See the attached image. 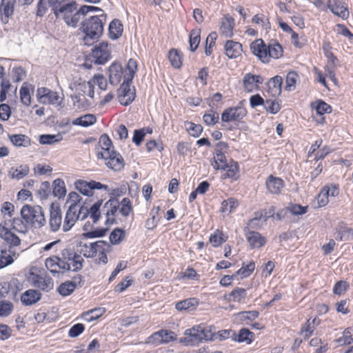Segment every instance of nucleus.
I'll use <instances>...</instances> for the list:
<instances>
[{
    "instance_id": "1",
    "label": "nucleus",
    "mask_w": 353,
    "mask_h": 353,
    "mask_svg": "<svg viewBox=\"0 0 353 353\" xmlns=\"http://www.w3.org/2000/svg\"><path fill=\"white\" fill-rule=\"evenodd\" d=\"M137 71V61L130 59L123 70L121 64L113 63L109 68V80L112 85H117L121 81L120 88H129Z\"/></svg>"
},
{
    "instance_id": "2",
    "label": "nucleus",
    "mask_w": 353,
    "mask_h": 353,
    "mask_svg": "<svg viewBox=\"0 0 353 353\" xmlns=\"http://www.w3.org/2000/svg\"><path fill=\"white\" fill-rule=\"evenodd\" d=\"M250 50L263 63H269L272 59L281 58L283 53V48L278 42L266 45L261 39L251 43Z\"/></svg>"
},
{
    "instance_id": "3",
    "label": "nucleus",
    "mask_w": 353,
    "mask_h": 353,
    "mask_svg": "<svg viewBox=\"0 0 353 353\" xmlns=\"http://www.w3.org/2000/svg\"><path fill=\"white\" fill-rule=\"evenodd\" d=\"M84 32L83 43L85 45H91L95 39H97L103 30L102 19L97 16H93L84 21L81 26Z\"/></svg>"
},
{
    "instance_id": "4",
    "label": "nucleus",
    "mask_w": 353,
    "mask_h": 353,
    "mask_svg": "<svg viewBox=\"0 0 353 353\" xmlns=\"http://www.w3.org/2000/svg\"><path fill=\"white\" fill-rule=\"evenodd\" d=\"M57 19H62L68 26L75 28L82 19L80 8L77 10L75 1L63 4L59 6L54 13Z\"/></svg>"
},
{
    "instance_id": "5",
    "label": "nucleus",
    "mask_w": 353,
    "mask_h": 353,
    "mask_svg": "<svg viewBox=\"0 0 353 353\" xmlns=\"http://www.w3.org/2000/svg\"><path fill=\"white\" fill-rule=\"evenodd\" d=\"M21 214L26 223L34 228H41L46 222L44 212L39 205H25L21 210Z\"/></svg>"
},
{
    "instance_id": "6",
    "label": "nucleus",
    "mask_w": 353,
    "mask_h": 353,
    "mask_svg": "<svg viewBox=\"0 0 353 353\" xmlns=\"http://www.w3.org/2000/svg\"><path fill=\"white\" fill-rule=\"evenodd\" d=\"M97 157L98 159H104L106 166L114 171H121L124 168L123 158L114 150L97 152Z\"/></svg>"
},
{
    "instance_id": "7",
    "label": "nucleus",
    "mask_w": 353,
    "mask_h": 353,
    "mask_svg": "<svg viewBox=\"0 0 353 353\" xmlns=\"http://www.w3.org/2000/svg\"><path fill=\"white\" fill-rule=\"evenodd\" d=\"M245 100L239 101L236 106L230 107L224 110L221 114L223 122L240 121L248 113L245 108Z\"/></svg>"
},
{
    "instance_id": "8",
    "label": "nucleus",
    "mask_w": 353,
    "mask_h": 353,
    "mask_svg": "<svg viewBox=\"0 0 353 353\" xmlns=\"http://www.w3.org/2000/svg\"><path fill=\"white\" fill-rule=\"evenodd\" d=\"M110 48L106 41L94 46L92 51V61L95 64L103 65L110 59Z\"/></svg>"
},
{
    "instance_id": "9",
    "label": "nucleus",
    "mask_w": 353,
    "mask_h": 353,
    "mask_svg": "<svg viewBox=\"0 0 353 353\" xmlns=\"http://www.w3.org/2000/svg\"><path fill=\"white\" fill-rule=\"evenodd\" d=\"M119 210V201L118 199L110 198L105 203L102 208V212L106 216V220L105 221V225H111L118 223L114 216Z\"/></svg>"
},
{
    "instance_id": "10",
    "label": "nucleus",
    "mask_w": 353,
    "mask_h": 353,
    "mask_svg": "<svg viewBox=\"0 0 353 353\" xmlns=\"http://www.w3.org/2000/svg\"><path fill=\"white\" fill-rule=\"evenodd\" d=\"M75 188L85 196H92L93 194L94 190L104 189L108 190V186L103 185L100 182L95 181H85L83 180H77L74 183Z\"/></svg>"
},
{
    "instance_id": "11",
    "label": "nucleus",
    "mask_w": 353,
    "mask_h": 353,
    "mask_svg": "<svg viewBox=\"0 0 353 353\" xmlns=\"http://www.w3.org/2000/svg\"><path fill=\"white\" fill-rule=\"evenodd\" d=\"M0 238L4 241L10 249L15 250V247L21 244V239L6 227V221L0 223Z\"/></svg>"
},
{
    "instance_id": "12",
    "label": "nucleus",
    "mask_w": 353,
    "mask_h": 353,
    "mask_svg": "<svg viewBox=\"0 0 353 353\" xmlns=\"http://www.w3.org/2000/svg\"><path fill=\"white\" fill-rule=\"evenodd\" d=\"M32 285L43 291L49 292L53 288L54 283L52 278L46 273L44 274H30Z\"/></svg>"
},
{
    "instance_id": "13",
    "label": "nucleus",
    "mask_w": 353,
    "mask_h": 353,
    "mask_svg": "<svg viewBox=\"0 0 353 353\" xmlns=\"http://www.w3.org/2000/svg\"><path fill=\"white\" fill-rule=\"evenodd\" d=\"M200 329L201 325H198L186 330L184 333L185 336L181 339V342L186 345L194 346L199 345L203 341Z\"/></svg>"
},
{
    "instance_id": "14",
    "label": "nucleus",
    "mask_w": 353,
    "mask_h": 353,
    "mask_svg": "<svg viewBox=\"0 0 353 353\" xmlns=\"http://www.w3.org/2000/svg\"><path fill=\"white\" fill-rule=\"evenodd\" d=\"M49 224L52 232L58 231L61 226L62 213L59 204L52 203L50 205Z\"/></svg>"
},
{
    "instance_id": "15",
    "label": "nucleus",
    "mask_w": 353,
    "mask_h": 353,
    "mask_svg": "<svg viewBox=\"0 0 353 353\" xmlns=\"http://www.w3.org/2000/svg\"><path fill=\"white\" fill-rule=\"evenodd\" d=\"M327 8L331 12L341 18L342 19H347L349 17V11L346 4L339 0H328Z\"/></svg>"
},
{
    "instance_id": "16",
    "label": "nucleus",
    "mask_w": 353,
    "mask_h": 353,
    "mask_svg": "<svg viewBox=\"0 0 353 353\" xmlns=\"http://www.w3.org/2000/svg\"><path fill=\"white\" fill-rule=\"evenodd\" d=\"M62 255L63 259L70 262V270L77 272L82 269L84 260L81 255L69 250H63Z\"/></svg>"
},
{
    "instance_id": "17",
    "label": "nucleus",
    "mask_w": 353,
    "mask_h": 353,
    "mask_svg": "<svg viewBox=\"0 0 353 353\" xmlns=\"http://www.w3.org/2000/svg\"><path fill=\"white\" fill-rule=\"evenodd\" d=\"M16 0H1L0 3V20L6 23L14 12Z\"/></svg>"
},
{
    "instance_id": "18",
    "label": "nucleus",
    "mask_w": 353,
    "mask_h": 353,
    "mask_svg": "<svg viewBox=\"0 0 353 353\" xmlns=\"http://www.w3.org/2000/svg\"><path fill=\"white\" fill-rule=\"evenodd\" d=\"M247 240L252 249L260 248L265 245L267 239L259 232L255 231H249L246 233Z\"/></svg>"
},
{
    "instance_id": "19",
    "label": "nucleus",
    "mask_w": 353,
    "mask_h": 353,
    "mask_svg": "<svg viewBox=\"0 0 353 353\" xmlns=\"http://www.w3.org/2000/svg\"><path fill=\"white\" fill-rule=\"evenodd\" d=\"M265 185L268 190L271 194H278L281 192L282 188L284 187V181L279 177L270 175L265 182Z\"/></svg>"
},
{
    "instance_id": "20",
    "label": "nucleus",
    "mask_w": 353,
    "mask_h": 353,
    "mask_svg": "<svg viewBox=\"0 0 353 353\" xmlns=\"http://www.w3.org/2000/svg\"><path fill=\"white\" fill-rule=\"evenodd\" d=\"M41 299V294L37 290H28L21 296L23 305L28 306L37 303Z\"/></svg>"
},
{
    "instance_id": "21",
    "label": "nucleus",
    "mask_w": 353,
    "mask_h": 353,
    "mask_svg": "<svg viewBox=\"0 0 353 353\" xmlns=\"http://www.w3.org/2000/svg\"><path fill=\"white\" fill-rule=\"evenodd\" d=\"M117 95L121 105H130L136 97V90H117Z\"/></svg>"
},
{
    "instance_id": "22",
    "label": "nucleus",
    "mask_w": 353,
    "mask_h": 353,
    "mask_svg": "<svg viewBox=\"0 0 353 353\" xmlns=\"http://www.w3.org/2000/svg\"><path fill=\"white\" fill-rule=\"evenodd\" d=\"M78 220L77 216V210H74V207H69L66 212L64 220L63 221L62 230L63 232L69 231Z\"/></svg>"
},
{
    "instance_id": "23",
    "label": "nucleus",
    "mask_w": 353,
    "mask_h": 353,
    "mask_svg": "<svg viewBox=\"0 0 353 353\" xmlns=\"http://www.w3.org/2000/svg\"><path fill=\"white\" fill-rule=\"evenodd\" d=\"M16 256V250L13 249L1 248L0 255V269L6 267L14 262Z\"/></svg>"
},
{
    "instance_id": "24",
    "label": "nucleus",
    "mask_w": 353,
    "mask_h": 353,
    "mask_svg": "<svg viewBox=\"0 0 353 353\" xmlns=\"http://www.w3.org/2000/svg\"><path fill=\"white\" fill-rule=\"evenodd\" d=\"M232 336L235 341L250 344L254 341V334L248 328H241L237 334L235 332L232 333Z\"/></svg>"
},
{
    "instance_id": "25",
    "label": "nucleus",
    "mask_w": 353,
    "mask_h": 353,
    "mask_svg": "<svg viewBox=\"0 0 353 353\" xmlns=\"http://www.w3.org/2000/svg\"><path fill=\"white\" fill-rule=\"evenodd\" d=\"M225 54L230 59L236 58L241 55L242 52V46L239 42L228 41L225 45Z\"/></svg>"
},
{
    "instance_id": "26",
    "label": "nucleus",
    "mask_w": 353,
    "mask_h": 353,
    "mask_svg": "<svg viewBox=\"0 0 353 353\" xmlns=\"http://www.w3.org/2000/svg\"><path fill=\"white\" fill-rule=\"evenodd\" d=\"M234 26V19L230 16H225L221 23V33L225 37H231L233 35Z\"/></svg>"
},
{
    "instance_id": "27",
    "label": "nucleus",
    "mask_w": 353,
    "mask_h": 353,
    "mask_svg": "<svg viewBox=\"0 0 353 353\" xmlns=\"http://www.w3.org/2000/svg\"><path fill=\"white\" fill-rule=\"evenodd\" d=\"M243 82L245 88H258L263 83V78L260 75L248 73L244 76Z\"/></svg>"
},
{
    "instance_id": "28",
    "label": "nucleus",
    "mask_w": 353,
    "mask_h": 353,
    "mask_svg": "<svg viewBox=\"0 0 353 353\" xmlns=\"http://www.w3.org/2000/svg\"><path fill=\"white\" fill-rule=\"evenodd\" d=\"M312 110H316V113L319 116H323L325 114H330L332 111L331 105L325 103L322 99H317L310 103Z\"/></svg>"
},
{
    "instance_id": "29",
    "label": "nucleus",
    "mask_w": 353,
    "mask_h": 353,
    "mask_svg": "<svg viewBox=\"0 0 353 353\" xmlns=\"http://www.w3.org/2000/svg\"><path fill=\"white\" fill-rule=\"evenodd\" d=\"M225 170L226 172L222 175V179H232L235 181L238 179L239 176V165L236 161L230 159V162L228 163V167Z\"/></svg>"
},
{
    "instance_id": "30",
    "label": "nucleus",
    "mask_w": 353,
    "mask_h": 353,
    "mask_svg": "<svg viewBox=\"0 0 353 353\" xmlns=\"http://www.w3.org/2000/svg\"><path fill=\"white\" fill-rule=\"evenodd\" d=\"M38 94H41V99L43 103H59L60 97L57 92L52 90H37Z\"/></svg>"
},
{
    "instance_id": "31",
    "label": "nucleus",
    "mask_w": 353,
    "mask_h": 353,
    "mask_svg": "<svg viewBox=\"0 0 353 353\" xmlns=\"http://www.w3.org/2000/svg\"><path fill=\"white\" fill-rule=\"evenodd\" d=\"M59 257L57 256H52L45 261V265L47 270L52 274L54 277H59Z\"/></svg>"
},
{
    "instance_id": "32",
    "label": "nucleus",
    "mask_w": 353,
    "mask_h": 353,
    "mask_svg": "<svg viewBox=\"0 0 353 353\" xmlns=\"http://www.w3.org/2000/svg\"><path fill=\"white\" fill-rule=\"evenodd\" d=\"M9 139L17 147H28L31 144L30 139L25 134L9 135Z\"/></svg>"
},
{
    "instance_id": "33",
    "label": "nucleus",
    "mask_w": 353,
    "mask_h": 353,
    "mask_svg": "<svg viewBox=\"0 0 353 353\" xmlns=\"http://www.w3.org/2000/svg\"><path fill=\"white\" fill-rule=\"evenodd\" d=\"M52 194L59 199L63 198L66 194L65 182L62 179H57L52 183Z\"/></svg>"
},
{
    "instance_id": "34",
    "label": "nucleus",
    "mask_w": 353,
    "mask_h": 353,
    "mask_svg": "<svg viewBox=\"0 0 353 353\" xmlns=\"http://www.w3.org/2000/svg\"><path fill=\"white\" fill-rule=\"evenodd\" d=\"M97 121V117L94 114H87L73 120L72 123L74 125H80L82 127H88Z\"/></svg>"
},
{
    "instance_id": "35",
    "label": "nucleus",
    "mask_w": 353,
    "mask_h": 353,
    "mask_svg": "<svg viewBox=\"0 0 353 353\" xmlns=\"http://www.w3.org/2000/svg\"><path fill=\"white\" fill-rule=\"evenodd\" d=\"M123 32V25L119 19H114L109 25L110 37L116 39H118Z\"/></svg>"
},
{
    "instance_id": "36",
    "label": "nucleus",
    "mask_w": 353,
    "mask_h": 353,
    "mask_svg": "<svg viewBox=\"0 0 353 353\" xmlns=\"http://www.w3.org/2000/svg\"><path fill=\"white\" fill-rule=\"evenodd\" d=\"M198 301L196 299H187L176 303L175 308L179 311L192 310L196 308Z\"/></svg>"
},
{
    "instance_id": "37",
    "label": "nucleus",
    "mask_w": 353,
    "mask_h": 353,
    "mask_svg": "<svg viewBox=\"0 0 353 353\" xmlns=\"http://www.w3.org/2000/svg\"><path fill=\"white\" fill-rule=\"evenodd\" d=\"M239 206V201L234 198H229L221 203L220 211L229 214Z\"/></svg>"
},
{
    "instance_id": "38",
    "label": "nucleus",
    "mask_w": 353,
    "mask_h": 353,
    "mask_svg": "<svg viewBox=\"0 0 353 353\" xmlns=\"http://www.w3.org/2000/svg\"><path fill=\"white\" fill-rule=\"evenodd\" d=\"M63 139L61 133L57 134H41L39 137V143L43 145H52L60 142Z\"/></svg>"
},
{
    "instance_id": "39",
    "label": "nucleus",
    "mask_w": 353,
    "mask_h": 353,
    "mask_svg": "<svg viewBox=\"0 0 353 353\" xmlns=\"http://www.w3.org/2000/svg\"><path fill=\"white\" fill-rule=\"evenodd\" d=\"M201 40V30L194 29L189 34V43L190 49L192 52H194L200 43Z\"/></svg>"
},
{
    "instance_id": "40",
    "label": "nucleus",
    "mask_w": 353,
    "mask_h": 353,
    "mask_svg": "<svg viewBox=\"0 0 353 353\" xmlns=\"http://www.w3.org/2000/svg\"><path fill=\"white\" fill-rule=\"evenodd\" d=\"M102 204L103 199H99L88 208L89 214L94 223H97L101 218L100 208Z\"/></svg>"
},
{
    "instance_id": "41",
    "label": "nucleus",
    "mask_w": 353,
    "mask_h": 353,
    "mask_svg": "<svg viewBox=\"0 0 353 353\" xmlns=\"http://www.w3.org/2000/svg\"><path fill=\"white\" fill-rule=\"evenodd\" d=\"M228 161L225 154L214 156L211 161V165L214 169L226 170L228 167Z\"/></svg>"
},
{
    "instance_id": "42",
    "label": "nucleus",
    "mask_w": 353,
    "mask_h": 353,
    "mask_svg": "<svg viewBox=\"0 0 353 353\" xmlns=\"http://www.w3.org/2000/svg\"><path fill=\"white\" fill-rule=\"evenodd\" d=\"M29 170V167L27 165H21L17 168H11L9 174L13 179H21L28 175Z\"/></svg>"
},
{
    "instance_id": "43",
    "label": "nucleus",
    "mask_w": 353,
    "mask_h": 353,
    "mask_svg": "<svg viewBox=\"0 0 353 353\" xmlns=\"http://www.w3.org/2000/svg\"><path fill=\"white\" fill-rule=\"evenodd\" d=\"M119 212L122 216L127 217L133 212V207L131 200L128 198H123L121 202H119Z\"/></svg>"
},
{
    "instance_id": "44",
    "label": "nucleus",
    "mask_w": 353,
    "mask_h": 353,
    "mask_svg": "<svg viewBox=\"0 0 353 353\" xmlns=\"http://www.w3.org/2000/svg\"><path fill=\"white\" fill-rule=\"evenodd\" d=\"M90 88H94L97 86L98 88H105L107 86L106 79L100 74H95L92 79L88 81Z\"/></svg>"
},
{
    "instance_id": "45",
    "label": "nucleus",
    "mask_w": 353,
    "mask_h": 353,
    "mask_svg": "<svg viewBox=\"0 0 353 353\" xmlns=\"http://www.w3.org/2000/svg\"><path fill=\"white\" fill-rule=\"evenodd\" d=\"M255 269V263L250 261L248 264L244 265L243 263L242 267L236 272V276H240L241 279L247 278L250 276Z\"/></svg>"
},
{
    "instance_id": "46",
    "label": "nucleus",
    "mask_w": 353,
    "mask_h": 353,
    "mask_svg": "<svg viewBox=\"0 0 353 353\" xmlns=\"http://www.w3.org/2000/svg\"><path fill=\"white\" fill-rule=\"evenodd\" d=\"M300 81V76L296 71L292 70L288 72L285 77V88H295Z\"/></svg>"
},
{
    "instance_id": "47",
    "label": "nucleus",
    "mask_w": 353,
    "mask_h": 353,
    "mask_svg": "<svg viewBox=\"0 0 353 353\" xmlns=\"http://www.w3.org/2000/svg\"><path fill=\"white\" fill-rule=\"evenodd\" d=\"M203 120L207 125H213L219 122V114L216 111L211 109L208 112L204 114Z\"/></svg>"
},
{
    "instance_id": "48",
    "label": "nucleus",
    "mask_w": 353,
    "mask_h": 353,
    "mask_svg": "<svg viewBox=\"0 0 353 353\" xmlns=\"http://www.w3.org/2000/svg\"><path fill=\"white\" fill-rule=\"evenodd\" d=\"M201 325L200 333L202 336L203 341H212L214 339L215 332L212 331V329H214L213 326H208L203 324Z\"/></svg>"
},
{
    "instance_id": "49",
    "label": "nucleus",
    "mask_w": 353,
    "mask_h": 353,
    "mask_svg": "<svg viewBox=\"0 0 353 353\" xmlns=\"http://www.w3.org/2000/svg\"><path fill=\"white\" fill-rule=\"evenodd\" d=\"M75 289V285H74L72 282H69V281H67L61 283L58 287L57 292L62 296H67L70 295L74 291Z\"/></svg>"
},
{
    "instance_id": "50",
    "label": "nucleus",
    "mask_w": 353,
    "mask_h": 353,
    "mask_svg": "<svg viewBox=\"0 0 353 353\" xmlns=\"http://www.w3.org/2000/svg\"><path fill=\"white\" fill-rule=\"evenodd\" d=\"M252 21L259 26H260L262 29L268 30L270 29V23L269 19L264 14H256L253 17Z\"/></svg>"
},
{
    "instance_id": "51",
    "label": "nucleus",
    "mask_w": 353,
    "mask_h": 353,
    "mask_svg": "<svg viewBox=\"0 0 353 353\" xmlns=\"http://www.w3.org/2000/svg\"><path fill=\"white\" fill-rule=\"evenodd\" d=\"M125 236V231L121 228H115L110 234V241L112 244H119Z\"/></svg>"
},
{
    "instance_id": "52",
    "label": "nucleus",
    "mask_w": 353,
    "mask_h": 353,
    "mask_svg": "<svg viewBox=\"0 0 353 353\" xmlns=\"http://www.w3.org/2000/svg\"><path fill=\"white\" fill-rule=\"evenodd\" d=\"M26 71L21 67H14L11 70V79L12 83H18L26 77Z\"/></svg>"
},
{
    "instance_id": "53",
    "label": "nucleus",
    "mask_w": 353,
    "mask_h": 353,
    "mask_svg": "<svg viewBox=\"0 0 353 353\" xmlns=\"http://www.w3.org/2000/svg\"><path fill=\"white\" fill-rule=\"evenodd\" d=\"M168 58L173 67L175 68H181L182 65L181 56L176 50H171L169 52Z\"/></svg>"
},
{
    "instance_id": "54",
    "label": "nucleus",
    "mask_w": 353,
    "mask_h": 353,
    "mask_svg": "<svg viewBox=\"0 0 353 353\" xmlns=\"http://www.w3.org/2000/svg\"><path fill=\"white\" fill-rule=\"evenodd\" d=\"M93 245V250L94 251V256L97 253L108 252L110 251V245L105 241L100 240L94 243H91Z\"/></svg>"
},
{
    "instance_id": "55",
    "label": "nucleus",
    "mask_w": 353,
    "mask_h": 353,
    "mask_svg": "<svg viewBox=\"0 0 353 353\" xmlns=\"http://www.w3.org/2000/svg\"><path fill=\"white\" fill-rule=\"evenodd\" d=\"M236 316L241 321H252L259 317V312L256 310L243 311L239 312Z\"/></svg>"
},
{
    "instance_id": "56",
    "label": "nucleus",
    "mask_w": 353,
    "mask_h": 353,
    "mask_svg": "<svg viewBox=\"0 0 353 353\" xmlns=\"http://www.w3.org/2000/svg\"><path fill=\"white\" fill-rule=\"evenodd\" d=\"M13 310L12 303L9 301H0V316H8Z\"/></svg>"
},
{
    "instance_id": "57",
    "label": "nucleus",
    "mask_w": 353,
    "mask_h": 353,
    "mask_svg": "<svg viewBox=\"0 0 353 353\" xmlns=\"http://www.w3.org/2000/svg\"><path fill=\"white\" fill-rule=\"evenodd\" d=\"M108 230H109L108 228H97L96 230H94L92 231L84 232L83 234V236L86 238V239L103 237V236H104L106 234V233L108 231Z\"/></svg>"
},
{
    "instance_id": "58",
    "label": "nucleus",
    "mask_w": 353,
    "mask_h": 353,
    "mask_svg": "<svg viewBox=\"0 0 353 353\" xmlns=\"http://www.w3.org/2000/svg\"><path fill=\"white\" fill-rule=\"evenodd\" d=\"M264 108L267 112L275 114L281 110V105L275 100L268 99L265 101Z\"/></svg>"
},
{
    "instance_id": "59",
    "label": "nucleus",
    "mask_w": 353,
    "mask_h": 353,
    "mask_svg": "<svg viewBox=\"0 0 353 353\" xmlns=\"http://www.w3.org/2000/svg\"><path fill=\"white\" fill-rule=\"evenodd\" d=\"M288 212L293 215H303L307 212L308 206H302L300 204L290 203L287 207Z\"/></svg>"
},
{
    "instance_id": "60",
    "label": "nucleus",
    "mask_w": 353,
    "mask_h": 353,
    "mask_svg": "<svg viewBox=\"0 0 353 353\" xmlns=\"http://www.w3.org/2000/svg\"><path fill=\"white\" fill-rule=\"evenodd\" d=\"M352 333L353 327L346 328L343 332V336L337 340L338 342L344 345L351 344L353 342Z\"/></svg>"
},
{
    "instance_id": "61",
    "label": "nucleus",
    "mask_w": 353,
    "mask_h": 353,
    "mask_svg": "<svg viewBox=\"0 0 353 353\" xmlns=\"http://www.w3.org/2000/svg\"><path fill=\"white\" fill-rule=\"evenodd\" d=\"M246 290L244 288H236L229 294L233 301L240 302L246 297Z\"/></svg>"
},
{
    "instance_id": "62",
    "label": "nucleus",
    "mask_w": 353,
    "mask_h": 353,
    "mask_svg": "<svg viewBox=\"0 0 353 353\" xmlns=\"http://www.w3.org/2000/svg\"><path fill=\"white\" fill-rule=\"evenodd\" d=\"M223 234L221 231L219 230H216V232L212 234L210 236V242L214 247H218L221 245L225 239L223 237Z\"/></svg>"
},
{
    "instance_id": "63",
    "label": "nucleus",
    "mask_w": 353,
    "mask_h": 353,
    "mask_svg": "<svg viewBox=\"0 0 353 353\" xmlns=\"http://www.w3.org/2000/svg\"><path fill=\"white\" fill-rule=\"evenodd\" d=\"M103 312V309L95 308L85 312L83 316L88 321H92L99 319L102 315Z\"/></svg>"
},
{
    "instance_id": "64",
    "label": "nucleus",
    "mask_w": 353,
    "mask_h": 353,
    "mask_svg": "<svg viewBox=\"0 0 353 353\" xmlns=\"http://www.w3.org/2000/svg\"><path fill=\"white\" fill-rule=\"evenodd\" d=\"M336 230L339 231L346 236L349 240L350 238L353 239V228H348L347 223L345 222L342 221L339 223L336 228Z\"/></svg>"
}]
</instances>
